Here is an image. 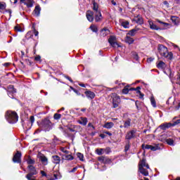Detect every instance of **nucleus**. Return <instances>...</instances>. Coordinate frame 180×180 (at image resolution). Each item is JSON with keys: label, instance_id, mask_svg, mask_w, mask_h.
Segmentation results:
<instances>
[{"label": "nucleus", "instance_id": "obj_24", "mask_svg": "<svg viewBox=\"0 0 180 180\" xmlns=\"http://www.w3.org/2000/svg\"><path fill=\"white\" fill-rule=\"evenodd\" d=\"M52 159H53V164H56V165L60 164L61 161V158L58 155L52 156Z\"/></svg>", "mask_w": 180, "mask_h": 180}, {"label": "nucleus", "instance_id": "obj_61", "mask_svg": "<svg viewBox=\"0 0 180 180\" xmlns=\"http://www.w3.org/2000/svg\"><path fill=\"white\" fill-rule=\"evenodd\" d=\"M79 86H82V88H85L84 84H79Z\"/></svg>", "mask_w": 180, "mask_h": 180}, {"label": "nucleus", "instance_id": "obj_7", "mask_svg": "<svg viewBox=\"0 0 180 180\" xmlns=\"http://www.w3.org/2000/svg\"><path fill=\"white\" fill-rule=\"evenodd\" d=\"M29 174H27L26 178H30V176H33V175H37V170L36 169V167L33 165H29Z\"/></svg>", "mask_w": 180, "mask_h": 180}, {"label": "nucleus", "instance_id": "obj_2", "mask_svg": "<svg viewBox=\"0 0 180 180\" xmlns=\"http://www.w3.org/2000/svg\"><path fill=\"white\" fill-rule=\"evenodd\" d=\"M148 169H150V166L145 159H142L139 163V172L143 176H148Z\"/></svg>", "mask_w": 180, "mask_h": 180}, {"label": "nucleus", "instance_id": "obj_3", "mask_svg": "<svg viewBox=\"0 0 180 180\" xmlns=\"http://www.w3.org/2000/svg\"><path fill=\"white\" fill-rule=\"evenodd\" d=\"M158 51L162 57H165V58H167L168 60H172V52H168V49L164 45L159 44Z\"/></svg>", "mask_w": 180, "mask_h": 180}, {"label": "nucleus", "instance_id": "obj_54", "mask_svg": "<svg viewBox=\"0 0 180 180\" xmlns=\"http://www.w3.org/2000/svg\"><path fill=\"white\" fill-rule=\"evenodd\" d=\"M41 58L40 57V56H36L35 57V60L36 61H40V59H41Z\"/></svg>", "mask_w": 180, "mask_h": 180}, {"label": "nucleus", "instance_id": "obj_55", "mask_svg": "<svg viewBox=\"0 0 180 180\" xmlns=\"http://www.w3.org/2000/svg\"><path fill=\"white\" fill-rule=\"evenodd\" d=\"M41 174L42 176H47V174H46V172L44 171H41Z\"/></svg>", "mask_w": 180, "mask_h": 180}, {"label": "nucleus", "instance_id": "obj_10", "mask_svg": "<svg viewBox=\"0 0 180 180\" xmlns=\"http://www.w3.org/2000/svg\"><path fill=\"white\" fill-rule=\"evenodd\" d=\"M157 68L159 70H163L165 74L168 75V73H167V71L165 70V68H167V65L163 61H159V63L157 64Z\"/></svg>", "mask_w": 180, "mask_h": 180}, {"label": "nucleus", "instance_id": "obj_13", "mask_svg": "<svg viewBox=\"0 0 180 180\" xmlns=\"http://www.w3.org/2000/svg\"><path fill=\"white\" fill-rule=\"evenodd\" d=\"M132 21L136 22V23H138V25H143V23H144L143 18H141L140 15L135 16Z\"/></svg>", "mask_w": 180, "mask_h": 180}, {"label": "nucleus", "instance_id": "obj_29", "mask_svg": "<svg viewBox=\"0 0 180 180\" xmlns=\"http://www.w3.org/2000/svg\"><path fill=\"white\" fill-rule=\"evenodd\" d=\"M93 11H94V13L101 12V11H99V5L95 1L93 2Z\"/></svg>", "mask_w": 180, "mask_h": 180}, {"label": "nucleus", "instance_id": "obj_32", "mask_svg": "<svg viewBox=\"0 0 180 180\" xmlns=\"http://www.w3.org/2000/svg\"><path fill=\"white\" fill-rule=\"evenodd\" d=\"M122 26L124 27V29H129V27H130V23L129 22V21H124L122 22Z\"/></svg>", "mask_w": 180, "mask_h": 180}, {"label": "nucleus", "instance_id": "obj_51", "mask_svg": "<svg viewBox=\"0 0 180 180\" xmlns=\"http://www.w3.org/2000/svg\"><path fill=\"white\" fill-rule=\"evenodd\" d=\"M134 60H136V61L137 60H139V55H137V53H134Z\"/></svg>", "mask_w": 180, "mask_h": 180}, {"label": "nucleus", "instance_id": "obj_22", "mask_svg": "<svg viewBox=\"0 0 180 180\" xmlns=\"http://www.w3.org/2000/svg\"><path fill=\"white\" fill-rule=\"evenodd\" d=\"M77 122L79 124H82V126H86V124L88 123V119H86V117H81L79 120H78Z\"/></svg>", "mask_w": 180, "mask_h": 180}, {"label": "nucleus", "instance_id": "obj_46", "mask_svg": "<svg viewBox=\"0 0 180 180\" xmlns=\"http://www.w3.org/2000/svg\"><path fill=\"white\" fill-rule=\"evenodd\" d=\"M176 84H179V85H180V70L178 72V77L176 79Z\"/></svg>", "mask_w": 180, "mask_h": 180}, {"label": "nucleus", "instance_id": "obj_37", "mask_svg": "<svg viewBox=\"0 0 180 180\" xmlns=\"http://www.w3.org/2000/svg\"><path fill=\"white\" fill-rule=\"evenodd\" d=\"M150 103L152 106H153V108H157V104L155 103V99L154 98V97L150 98Z\"/></svg>", "mask_w": 180, "mask_h": 180}, {"label": "nucleus", "instance_id": "obj_14", "mask_svg": "<svg viewBox=\"0 0 180 180\" xmlns=\"http://www.w3.org/2000/svg\"><path fill=\"white\" fill-rule=\"evenodd\" d=\"M20 2L26 5L27 8H32L33 7V0H20Z\"/></svg>", "mask_w": 180, "mask_h": 180}, {"label": "nucleus", "instance_id": "obj_27", "mask_svg": "<svg viewBox=\"0 0 180 180\" xmlns=\"http://www.w3.org/2000/svg\"><path fill=\"white\" fill-rule=\"evenodd\" d=\"M131 124V119L128 118L127 120H126L124 122V129H127V128L130 127Z\"/></svg>", "mask_w": 180, "mask_h": 180}, {"label": "nucleus", "instance_id": "obj_47", "mask_svg": "<svg viewBox=\"0 0 180 180\" xmlns=\"http://www.w3.org/2000/svg\"><path fill=\"white\" fill-rule=\"evenodd\" d=\"M176 19H177V18H176V16H172L171 17V20L173 22V23H176Z\"/></svg>", "mask_w": 180, "mask_h": 180}, {"label": "nucleus", "instance_id": "obj_39", "mask_svg": "<svg viewBox=\"0 0 180 180\" xmlns=\"http://www.w3.org/2000/svg\"><path fill=\"white\" fill-rule=\"evenodd\" d=\"M130 90L129 89V86H125L123 89H122V94H124L125 95L129 94V91Z\"/></svg>", "mask_w": 180, "mask_h": 180}, {"label": "nucleus", "instance_id": "obj_11", "mask_svg": "<svg viewBox=\"0 0 180 180\" xmlns=\"http://www.w3.org/2000/svg\"><path fill=\"white\" fill-rule=\"evenodd\" d=\"M142 148L143 150H151V151H157V150H158V146H153L151 145L143 144Z\"/></svg>", "mask_w": 180, "mask_h": 180}, {"label": "nucleus", "instance_id": "obj_35", "mask_svg": "<svg viewBox=\"0 0 180 180\" xmlns=\"http://www.w3.org/2000/svg\"><path fill=\"white\" fill-rule=\"evenodd\" d=\"M103 151H105V149L103 148H99L96 150V154H98V155H102V154H103Z\"/></svg>", "mask_w": 180, "mask_h": 180}, {"label": "nucleus", "instance_id": "obj_40", "mask_svg": "<svg viewBox=\"0 0 180 180\" xmlns=\"http://www.w3.org/2000/svg\"><path fill=\"white\" fill-rule=\"evenodd\" d=\"M60 151H62V153H64L65 154H70V151H68L65 148L60 147Z\"/></svg>", "mask_w": 180, "mask_h": 180}, {"label": "nucleus", "instance_id": "obj_30", "mask_svg": "<svg viewBox=\"0 0 180 180\" xmlns=\"http://www.w3.org/2000/svg\"><path fill=\"white\" fill-rule=\"evenodd\" d=\"M113 126H115V124H113V122H106L103 125V127H105V129H112V127H113Z\"/></svg>", "mask_w": 180, "mask_h": 180}, {"label": "nucleus", "instance_id": "obj_62", "mask_svg": "<svg viewBox=\"0 0 180 180\" xmlns=\"http://www.w3.org/2000/svg\"><path fill=\"white\" fill-rule=\"evenodd\" d=\"M11 2H13L14 4H18V0H11Z\"/></svg>", "mask_w": 180, "mask_h": 180}, {"label": "nucleus", "instance_id": "obj_1", "mask_svg": "<svg viewBox=\"0 0 180 180\" xmlns=\"http://www.w3.org/2000/svg\"><path fill=\"white\" fill-rule=\"evenodd\" d=\"M156 21L158 22V23H160V25H162L163 27L161 28V27L157 26L155 24H154L153 20H148V22L150 28L152 30H165V29H168V28L171 27V24H169L168 22H164L160 20H156Z\"/></svg>", "mask_w": 180, "mask_h": 180}, {"label": "nucleus", "instance_id": "obj_18", "mask_svg": "<svg viewBox=\"0 0 180 180\" xmlns=\"http://www.w3.org/2000/svg\"><path fill=\"white\" fill-rule=\"evenodd\" d=\"M139 30H140V28L135 27L134 29L131 30L127 34V36H131V37L136 36Z\"/></svg>", "mask_w": 180, "mask_h": 180}, {"label": "nucleus", "instance_id": "obj_56", "mask_svg": "<svg viewBox=\"0 0 180 180\" xmlns=\"http://www.w3.org/2000/svg\"><path fill=\"white\" fill-rule=\"evenodd\" d=\"M88 127H92V129H94V130H95V127H94V125H92L91 123H89V124H88Z\"/></svg>", "mask_w": 180, "mask_h": 180}, {"label": "nucleus", "instance_id": "obj_16", "mask_svg": "<svg viewBox=\"0 0 180 180\" xmlns=\"http://www.w3.org/2000/svg\"><path fill=\"white\" fill-rule=\"evenodd\" d=\"M95 13V20L96 22H102V20L103 19V17H102V13L101 11H97V13Z\"/></svg>", "mask_w": 180, "mask_h": 180}, {"label": "nucleus", "instance_id": "obj_19", "mask_svg": "<svg viewBox=\"0 0 180 180\" xmlns=\"http://www.w3.org/2000/svg\"><path fill=\"white\" fill-rule=\"evenodd\" d=\"M85 95L88 99H94L95 98V93L91 91H85Z\"/></svg>", "mask_w": 180, "mask_h": 180}, {"label": "nucleus", "instance_id": "obj_4", "mask_svg": "<svg viewBox=\"0 0 180 180\" xmlns=\"http://www.w3.org/2000/svg\"><path fill=\"white\" fill-rule=\"evenodd\" d=\"M6 119L8 123H16L18 122L19 117L18 113L15 111H7L6 113Z\"/></svg>", "mask_w": 180, "mask_h": 180}, {"label": "nucleus", "instance_id": "obj_36", "mask_svg": "<svg viewBox=\"0 0 180 180\" xmlns=\"http://www.w3.org/2000/svg\"><path fill=\"white\" fill-rule=\"evenodd\" d=\"M90 29L91 30H92V32H94V33H96L98 32V27H96V25H91L90 26Z\"/></svg>", "mask_w": 180, "mask_h": 180}, {"label": "nucleus", "instance_id": "obj_42", "mask_svg": "<svg viewBox=\"0 0 180 180\" xmlns=\"http://www.w3.org/2000/svg\"><path fill=\"white\" fill-rule=\"evenodd\" d=\"M32 30H33L34 36H39V32L37 30H36V27H34V24H33V25H32Z\"/></svg>", "mask_w": 180, "mask_h": 180}, {"label": "nucleus", "instance_id": "obj_48", "mask_svg": "<svg viewBox=\"0 0 180 180\" xmlns=\"http://www.w3.org/2000/svg\"><path fill=\"white\" fill-rule=\"evenodd\" d=\"M77 169H78V167H74L72 170H69L68 172L70 173L75 172Z\"/></svg>", "mask_w": 180, "mask_h": 180}, {"label": "nucleus", "instance_id": "obj_38", "mask_svg": "<svg viewBox=\"0 0 180 180\" xmlns=\"http://www.w3.org/2000/svg\"><path fill=\"white\" fill-rule=\"evenodd\" d=\"M0 9L1 11H4V10L6 9V4L0 2Z\"/></svg>", "mask_w": 180, "mask_h": 180}, {"label": "nucleus", "instance_id": "obj_59", "mask_svg": "<svg viewBox=\"0 0 180 180\" xmlns=\"http://www.w3.org/2000/svg\"><path fill=\"white\" fill-rule=\"evenodd\" d=\"M100 137H101V139H105V137H106V136L103 134H100Z\"/></svg>", "mask_w": 180, "mask_h": 180}, {"label": "nucleus", "instance_id": "obj_26", "mask_svg": "<svg viewBox=\"0 0 180 180\" xmlns=\"http://www.w3.org/2000/svg\"><path fill=\"white\" fill-rule=\"evenodd\" d=\"M41 11V8H40V6H36L34 10V15L35 16H39Z\"/></svg>", "mask_w": 180, "mask_h": 180}, {"label": "nucleus", "instance_id": "obj_41", "mask_svg": "<svg viewBox=\"0 0 180 180\" xmlns=\"http://www.w3.org/2000/svg\"><path fill=\"white\" fill-rule=\"evenodd\" d=\"M53 118L55 119V120H58L61 119V115L58 114V113H56L53 115Z\"/></svg>", "mask_w": 180, "mask_h": 180}, {"label": "nucleus", "instance_id": "obj_6", "mask_svg": "<svg viewBox=\"0 0 180 180\" xmlns=\"http://www.w3.org/2000/svg\"><path fill=\"white\" fill-rule=\"evenodd\" d=\"M111 98L112 99V108L114 109H116V108L119 107V105H120V102L122 101L120 100V96L117 95V94L114 93L111 94Z\"/></svg>", "mask_w": 180, "mask_h": 180}, {"label": "nucleus", "instance_id": "obj_5", "mask_svg": "<svg viewBox=\"0 0 180 180\" xmlns=\"http://www.w3.org/2000/svg\"><path fill=\"white\" fill-rule=\"evenodd\" d=\"M39 126L41 129L45 130V131H49L51 130V122L47 118L42 120Z\"/></svg>", "mask_w": 180, "mask_h": 180}, {"label": "nucleus", "instance_id": "obj_21", "mask_svg": "<svg viewBox=\"0 0 180 180\" xmlns=\"http://www.w3.org/2000/svg\"><path fill=\"white\" fill-rule=\"evenodd\" d=\"M39 160L44 165H47V164H49V160H48L46 156H44V155H41L39 157Z\"/></svg>", "mask_w": 180, "mask_h": 180}, {"label": "nucleus", "instance_id": "obj_50", "mask_svg": "<svg viewBox=\"0 0 180 180\" xmlns=\"http://www.w3.org/2000/svg\"><path fill=\"white\" fill-rule=\"evenodd\" d=\"M30 120L32 124H33V123H34V117L31 116L30 118Z\"/></svg>", "mask_w": 180, "mask_h": 180}, {"label": "nucleus", "instance_id": "obj_44", "mask_svg": "<svg viewBox=\"0 0 180 180\" xmlns=\"http://www.w3.org/2000/svg\"><path fill=\"white\" fill-rule=\"evenodd\" d=\"M14 29L15 32H23V30H22V28L19 25L15 26Z\"/></svg>", "mask_w": 180, "mask_h": 180}, {"label": "nucleus", "instance_id": "obj_20", "mask_svg": "<svg viewBox=\"0 0 180 180\" xmlns=\"http://www.w3.org/2000/svg\"><path fill=\"white\" fill-rule=\"evenodd\" d=\"M141 88L140 87H136V88H131L129 89V91H136V92L139 94V98L141 99H143L144 98V94L140 91Z\"/></svg>", "mask_w": 180, "mask_h": 180}, {"label": "nucleus", "instance_id": "obj_23", "mask_svg": "<svg viewBox=\"0 0 180 180\" xmlns=\"http://www.w3.org/2000/svg\"><path fill=\"white\" fill-rule=\"evenodd\" d=\"M8 96H11V95H12V94H16V89H15V87H13V86L10 85L8 87Z\"/></svg>", "mask_w": 180, "mask_h": 180}, {"label": "nucleus", "instance_id": "obj_58", "mask_svg": "<svg viewBox=\"0 0 180 180\" xmlns=\"http://www.w3.org/2000/svg\"><path fill=\"white\" fill-rule=\"evenodd\" d=\"M10 64H11L10 63H6L4 64V67H9Z\"/></svg>", "mask_w": 180, "mask_h": 180}, {"label": "nucleus", "instance_id": "obj_17", "mask_svg": "<svg viewBox=\"0 0 180 180\" xmlns=\"http://www.w3.org/2000/svg\"><path fill=\"white\" fill-rule=\"evenodd\" d=\"M174 127V124L171 122L165 123L160 126L162 130H167V129H169V127Z\"/></svg>", "mask_w": 180, "mask_h": 180}, {"label": "nucleus", "instance_id": "obj_33", "mask_svg": "<svg viewBox=\"0 0 180 180\" xmlns=\"http://www.w3.org/2000/svg\"><path fill=\"white\" fill-rule=\"evenodd\" d=\"M35 161L34 159H32V158H30V156L28 157L27 160V163L29 165H33V164H34Z\"/></svg>", "mask_w": 180, "mask_h": 180}, {"label": "nucleus", "instance_id": "obj_43", "mask_svg": "<svg viewBox=\"0 0 180 180\" xmlns=\"http://www.w3.org/2000/svg\"><path fill=\"white\" fill-rule=\"evenodd\" d=\"M26 37L28 39H30V37H33V32L32 31H30L27 33Z\"/></svg>", "mask_w": 180, "mask_h": 180}, {"label": "nucleus", "instance_id": "obj_12", "mask_svg": "<svg viewBox=\"0 0 180 180\" xmlns=\"http://www.w3.org/2000/svg\"><path fill=\"white\" fill-rule=\"evenodd\" d=\"M136 137V130H131L127 132L125 139L126 140H131V139H134Z\"/></svg>", "mask_w": 180, "mask_h": 180}, {"label": "nucleus", "instance_id": "obj_15", "mask_svg": "<svg viewBox=\"0 0 180 180\" xmlns=\"http://www.w3.org/2000/svg\"><path fill=\"white\" fill-rule=\"evenodd\" d=\"M86 19L89 22H94V12L87 11L86 13Z\"/></svg>", "mask_w": 180, "mask_h": 180}, {"label": "nucleus", "instance_id": "obj_34", "mask_svg": "<svg viewBox=\"0 0 180 180\" xmlns=\"http://www.w3.org/2000/svg\"><path fill=\"white\" fill-rule=\"evenodd\" d=\"M165 141L169 145V146H174V140L171 139H165Z\"/></svg>", "mask_w": 180, "mask_h": 180}, {"label": "nucleus", "instance_id": "obj_53", "mask_svg": "<svg viewBox=\"0 0 180 180\" xmlns=\"http://www.w3.org/2000/svg\"><path fill=\"white\" fill-rule=\"evenodd\" d=\"M130 148V145L127 144L125 146L124 150L125 151H129V149Z\"/></svg>", "mask_w": 180, "mask_h": 180}, {"label": "nucleus", "instance_id": "obj_8", "mask_svg": "<svg viewBox=\"0 0 180 180\" xmlns=\"http://www.w3.org/2000/svg\"><path fill=\"white\" fill-rule=\"evenodd\" d=\"M22 153L20 152L17 151V153L14 155L13 158V162H17L18 164H20V162H22Z\"/></svg>", "mask_w": 180, "mask_h": 180}, {"label": "nucleus", "instance_id": "obj_45", "mask_svg": "<svg viewBox=\"0 0 180 180\" xmlns=\"http://www.w3.org/2000/svg\"><path fill=\"white\" fill-rule=\"evenodd\" d=\"M77 157L80 160V161H84V155L82 153H77Z\"/></svg>", "mask_w": 180, "mask_h": 180}, {"label": "nucleus", "instance_id": "obj_28", "mask_svg": "<svg viewBox=\"0 0 180 180\" xmlns=\"http://www.w3.org/2000/svg\"><path fill=\"white\" fill-rule=\"evenodd\" d=\"M125 42L128 43V44H133V43H134V39L130 37V35H127V37L125 38Z\"/></svg>", "mask_w": 180, "mask_h": 180}, {"label": "nucleus", "instance_id": "obj_25", "mask_svg": "<svg viewBox=\"0 0 180 180\" xmlns=\"http://www.w3.org/2000/svg\"><path fill=\"white\" fill-rule=\"evenodd\" d=\"M109 33H110V31H109V29L103 28V30H101L100 34H101V36H103V37H105L108 36V34H109Z\"/></svg>", "mask_w": 180, "mask_h": 180}, {"label": "nucleus", "instance_id": "obj_9", "mask_svg": "<svg viewBox=\"0 0 180 180\" xmlns=\"http://www.w3.org/2000/svg\"><path fill=\"white\" fill-rule=\"evenodd\" d=\"M108 43H110L112 47H119V44L116 42V37L110 36L108 39Z\"/></svg>", "mask_w": 180, "mask_h": 180}, {"label": "nucleus", "instance_id": "obj_52", "mask_svg": "<svg viewBox=\"0 0 180 180\" xmlns=\"http://www.w3.org/2000/svg\"><path fill=\"white\" fill-rule=\"evenodd\" d=\"M180 120H177L176 122L173 123V126H176V124H179Z\"/></svg>", "mask_w": 180, "mask_h": 180}, {"label": "nucleus", "instance_id": "obj_57", "mask_svg": "<svg viewBox=\"0 0 180 180\" xmlns=\"http://www.w3.org/2000/svg\"><path fill=\"white\" fill-rule=\"evenodd\" d=\"M104 160H105V158H103V157H99L98 158V161L103 162Z\"/></svg>", "mask_w": 180, "mask_h": 180}, {"label": "nucleus", "instance_id": "obj_63", "mask_svg": "<svg viewBox=\"0 0 180 180\" xmlns=\"http://www.w3.org/2000/svg\"><path fill=\"white\" fill-rule=\"evenodd\" d=\"M105 134H108V136H112V133H110L109 131H106Z\"/></svg>", "mask_w": 180, "mask_h": 180}, {"label": "nucleus", "instance_id": "obj_60", "mask_svg": "<svg viewBox=\"0 0 180 180\" xmlns=\"http://www.w3.org/2000/svg\"><path fill=\"white\" fill-rule=\"evenodd\" d=\"M66 78L70 81V82H73L72 79L70 77H66Z\"/></svg>", "mask_w": 180, "mask_h": 180}, {"label": "nucleus", "instance_id": "obj_31", "mask_svg": "<svg viewBox=\"0 0 180 180\" xmlns=\"http://www.w3.org/2000/svg\"><path fill=\"white\" fill-rule=\"evenodd\" d=\"M63 157H65V160H67L68 161H72V160H74V156L70 154L64 155Z\"/></svg>", "mask_w": 180, "mask_h": 180}, {"label": "nucleus", "instance_id": "obj_64", "mask_svg": "<svg viewBox=\"0 0 180 180\" xmlns=\"http://www.w3.org/2000/svg\"><path fill=\"white\" fill-rule=\"evenodd\" d=\"M61 110H65V108L63 107L61 109L58 110V112H61Z\"/></svg>", "mask_w": 180, "mask_h": 180}, {"label": "nucleus", "instance_id": "obj_49", "mask_svg": "<svg viewBox=\"0 0 180 180\" xmlns=\"http://www.w3.org/2000/svg\"><path fill=\"white\" fill-rule=\"evenodd\" d=\"M154 61V58H148L147 59V63H153Z\"/></svg>", "mask_w": 180, "mask_h": 180}]
</instances>
